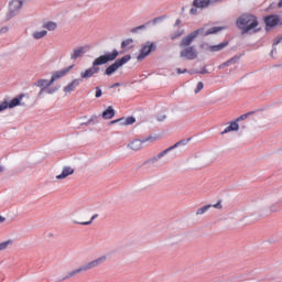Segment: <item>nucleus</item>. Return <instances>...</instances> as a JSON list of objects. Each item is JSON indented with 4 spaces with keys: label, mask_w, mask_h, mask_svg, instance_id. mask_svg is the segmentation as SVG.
Returning a JSON list of instances; mask_svg holds the SVG:
<instances>
[{
    "label": "nucleus",
    "mask_w": 282,
    "mask_h": 282,
    "mask_svg": "<svg viewBox=\"0 0 282 282\" xmlns=\"http://www.w3.org/2000/svg\"><path fill=\"white\" fill-rule=\"evenodd\" d=\"M112 87H120V83L113 84Z\"/></svg>",
    "instance_id": "nucleus-46"
},
{
    "label": "nucleus",
    "mask_w": 282,
    "mask_h": 282,
    "mask_svg": "<svg viewBox=\"0 0 282 282\" xmlns=\"http://www.w3.org/2000/svg\"><path fill=\"white\" fill-rule=\"evenodd\" d=\"M96 98H100V96H102V89H100V87H96Z\"/></svg>",
    "instance_id": "nucleus-40"
},
{
    "label": "nucleus",
    "mask_w": 282,
    "mask_h": 282,
    "mask_svg": "<svg viewBox=\"0 0 282 282\" xmlns=\"http://www.w3.org/2000/svg\"><path fill=\"white\" fill-rule=\"evenodd\" d=\"M186 144V140H182L176 142L174 145L165 149L164 151H162L161 153L158 154V160H160L161 158H164V155H166L167 153H171V151H173L174 149H177V147H185Z\"/></svg>",
    "instance_id": "nucleus-17"
},
{
    "label": "nucleus",
    "mask_w": 282,
    "mask_h": 282,
    "mask_svg": "<svg viewBox=\"0 0 282 282\" xmlns=\"http://www.w3.org/2000/svg\"><path fill=\"white\" fill-rule=\"evenodd\" d=\"M234 121L238 124V131L240 129H246V127H248V113L241 115Z\"/></svg>",
    "instance_id": "nucleus-19"
},
{
    "label": "nucleus",
    "mask_w": 282,
    "mask_h": 282,
    "mask_svg": "<svg viewBox=\"0 0 282 282\" xmlns=\"http://www.w3.org/2000/svg\"><path fill=\"white\" fill-rule=\"evenodd\" d=\"M224 28L221 26H214L209 28L208 25H204L203 28L189 33L185 37L182 39L180 46L181 47H191V43H193L196 36H209V34H217V32H221Z\"/></svg>",
    "instance_id": "nucleus-3"
},
{
    "label": "nucleus",
    "mask_w": 282,
    "mask_h": 282,
    "mask_svg": "<svg viewBox=\"0 0 282 282\" xmlns=\"http://www.w3.org/2000/svg\"><path fill=\"white\" fill-rule=\"evenodd\" d=\"M42 28H44V30H47L48 32H54V30L58 28V24L54 21H46L42 24Z\"/></svg>",
    "instance_id": "nucleus-24"
},
{
    "label": "nucleus",
    "mask_w": 282,
    "mask_h": 282,
    "mask_svg": "<svg viewBox=\"0 0 282 282\" xmlns=\"http://www.w3.org/2000/svg\"><path fill=\"white\" fill-rule=\"evenodd\" d=\"M224 28L221 26H214L209 28L208 25H204L203 28L189 33L185 37L182 39L180 46L181 47H191V43H193L196 36H209V34H217V32H221Z\"/></svg>",
    "instance_id": "nucleus-2"
},
{
    "label": "nucleus",
    "mask_w": 282,
    "mask_h": 282,
    "mask_svg": "<svg viewBox=\"0 0 282 282\" xmlns=\"http://www.w3.org/2000/svg\"><path fill=\"white\" fill-rule=\"evenodd\" d=\"M227 46H228V42H223L217 45H212L210 52H221V50H224V47H227Z\"/></svg>",
    "instance_id": "nucleus-29"
},
{
    "label": "nucleus",
    "mask_w": 282,
    "mask_h": 282,
    "mask_svg": "<svg viewBox=\"0 0 282 282\" xmlns=\"http://www.w3.org/2000/svg\"><path fill=\"white\" fill-rule=\"evenodd\" d=\"M236 25L241 34L248 33V14L243 13L236 20Z\"/></svg>",
    "instance_id": "nucleus-12"
},
{
    "label": "nucleus",
    "mask_w": 282,
    "mask_h": 282,
    "mask_svg": "<svg viewBox=\"0 0 282 282\" xmlns=\"http://www.w3.org/2000/svg\"><path fill=\"white\" fill-rule=\"evenodd\" d=\"M23 9V1L21 0H12L9 3V11L7 13V20L10 21V19H14L19 12Z\"/></svg>",
    "instance_id": "nucleus-6"
},
{
    "label": "nucleus",
    "mask_w": 282,
    "mask_h": 282,
    "mask_svg": "<svg viewBox=\"0 0 282 282\" xmlns=\"http://www.w3.org/2000/svg\"><path fill=\"white\" fill-rule=\"evenodd\" d=\"M281 41H282V36L274 39L273 48L271 50V56H274V54L276 52V45H279V43H281Z\"/></svg>",
    "instance_id": "nucleus-32"
},
{
    "label": "nucleus",
    "mask_w": 282,
    "mask_h": 282,
    "mask_svg": "<svg viewBox=\"0 0 282 282\" xmlns=\"http://www.w3.org/2000/svg\"><path fill=\"white\" fill-rule=\"evenodd\" d=\"M107 261V256H101L82 267L78 269H75L70 272H68L64 278L63 281H67V279H72V276H76V274H80V272H87L88 270H94V268H98V265H101V263H105Z\"/></svg>",
    "instance_id": "nucleus-4"
},
{
    "label": "nucleus",
    "mask_w": 282,
    "mask_h": 282,
    "mask_svg": "<svg viewBox=\"0 0 282 282\" xmlns=\"http://www.w3.org/2000/svg\"><path fill=\"white\" fill-rule=\"evenodd\" d=\"M8 246H12V240H7L4 242H0V252H2V250H7Z\"/></svg>",
    "instance_id": "nucleus-33"
},
{
    "label": "nucleus",
    "mask_w": 282,
    "mask_h": 282,
    "mask_svg": "<svg viewBox=\"0 0 282 282\" xmlns=\"http://www.w3.org/2000/svg\"><path fill=\"white\" fill-rule=\"evenodd\" d=\"M19 105H21V97H15L10 102L3 101L0 104V113L1 111H6V109H14V107H19Z\"/></svg>",
    "instance_id": "nucleus-14"
},
{
    "label": "nucleus",
    "mask_w": 282,
    "mask_h": 282,
    "mask_svg": "<svg viewBox=\"0 0 282 282\" xmlns=\"http://www.w3.org/2000/svg\"><path fill=\"white\" fill-rule=\"evenodd\" d=\"M116 122H120L121 124H134L135 118L128 117L127 119L113 120V121H111V124H116Z\"/></svg>",
    "instance_id": "nucleus-28"
},
{
    "label": "nucleus",
    "mask_w": 282,
    "mask_h": 282,
    "mask_svg": "<svg viewBox=\"0 0 282 282\" xmlns=\"http://www.w3.org/2000/svg\"><path fill=\"white\" fill-rule=\"evenodd\" d=\"M177 74H186V72H188L187 69H183L182 68H177L176 69Z\"/></svg>",
    "instance_id": "nucleus-43"
},
{
    "label": "nucleus",
    "mask_w": 282,
    "mask_h": 282,
    "mask_svg": "<svg viewBox=\"0 0 282 282\" xmlns=\"http://www.w3.org/2000/svg\"><path fill=\"white\" fill-rule=\"evenodd\" d=\"M45 36H47L46 30L34 31L32 33V39H34V41H41V39H45Z\"/></svg>",
    "instance_id": "nucleus-25"
},
{
    "label": "nucleus",
    "mask_w": 282,
    "mask_h": 282,
    "mask_svg": "<svg viewBox=\"0 0 282 282\" xmlns=\"http://www.w3.org/2000/svg\"><path fill=\"white\" fill-rule=\"evenodd\" d=\"M165 17H159V18H154L152 20V23L155 25L156 23H160L161 21H164Z\"/></svg>",
    "instance_id": "nucleus-39"
},
{
    "label": "nucleus",
    "mask_w": 282,
    "mask_h": 282,
    "mask_svg": "<svg viewBox=\"0 0 282 282\" xmlns=\"http://www.w3.org/2000/svg\"><path fill=\"white\" fill-rule=\"evenodd\" d=\"M72 69H74V65H70L66 68H63L61 70L53 73V75L51 77V83H56V80H58V78H63L64 76H67V74H69V72H72Z\"/></svg>",
    "instance_id": "nucleus-15"
},
{
    "label": "nucleus",
    "mask_w": 282,
    "mask_h": 282,
    "mask_svg": "<svg viewBox=\"0 0 282 282\" xmlns=\"http://www.w3.org/2000/svg\"><path fill=\"white\" fill-rule=\"evenodd\" d=\"M263 22L265 24L267 32H270L272 28H276L281 23V20L276 14H270L263 18Z\"/></svg>",
    "instance_id": "nucleus-10"
},
{
    "label": "nucleus",
    "mask_w": 282,
    "mask_h": 282,
    "mask_svg": "<svg viewBox=\"0 0 282 282\" xmlns=\"http://www.w3.org/2000/svg\"><path fill=\"white\" fill-rule=\"evenodd\" d=\"M89 50V45L86 46H77L73 48L70 52V61H78V58H83L85 53Z\"/></svg>",
    "instance_id": "nucleus-13"
},
{
    "label": "nucleus",
    "mask_w": 282,
    "mask_h": 282,
    "mask_svg": "<svg viewBox=\"0 0 282 282\" xmlns=\"http://www.w3.org/2000/svg\"><path fill=\"white\" fill-rule=\"evenodd\" d=\"M208 6H210V0H194L189 14L197 17V14H199V10H205Z\"/></svg>",
    "instance_id": "nucleus-7"
},
{
    "label": "nucleus",
    "mask_w": 282,
    "mask_h": 282,
    "mask_svg": "<svg viewBox=\"0 0 282 282\" xmlns=\"http://www.w3.org/2000/svg\"><path fill=\"white\" fill-rule=\"evenodd\" d=\"M182 23V20L177 19L175 22V25H180Z\"/></svg>",
    "instance_id": "nucleus-45"
},
{
    "label": "nucleus",
    "mask_w": 282,
    "mask_h": 282,
    "mask_svg": "<svg viewBox=\"0 0 282 282\" xmlns=\"http://www.w3.org/2000/svg\"><path fill=\"white\" fill-rule=\"evenodd\" d=\"M231 131H239V124L235 120L229 122V126L220 132V135H226V133H231Z\"/></svg>",
    "instance_id": "nucleus-21"
},
{
    "label": "nucleus",
    "mask_w": 282,
    "mask_h": 282,
    "mask_svg": "<svg viewBox=\"0 0 282 282\" xmlns=\"http://www.w3.org/2000/svg\"><path fill=\"white\" fill-rule=\"evenodd\" d=\"M261 28H259V20L257 17L249 14L248 15V34H254L256 32H260Z\"/></svg>",
    "instance_id": "nucleus-11"
},
{
    "label": "nucleus",
    "mask_w": 282,
    "mask_h": 282,
    "mask_svg": "<svg viewBox=\"0 0 282 282\" xmlns=\"http://www.w3.org/2000/svg\"><path fill=\"white\" fill-rule=\"evenodd\" d=\"M278 7L282 8V0L279 1Z\"/></svg>",
    "instance_id": "nucleus-47"
},
{
    "label": "nucleus",
    "mask_w": 282,
    "mask_h": 282,
    "mask_svg": "<svg viewBox=\"0 0 282 282\" xmlns=\"http://www.w3.org/2000/svg\"><path fill=\"white\" fill-rule=\"evenodd\" d=\"M212 208H216L217 210H221L224 206L221 205V200H218L217 204L212 205Z\"/></svg>",
    "instance_id": "nucleus-38"
},
{
    "label": "nucleus",
    "mask_w": 282,
    "mask_h": 282,
    "mask_svg": "<svg viewBox=\"0 0 282 282\" xmlns=\"http://www.w3.org/2000/svg\"><path fill=\"white\" fill-rule=\"evenodd\" d=\"M216 2H219V1H221V0H215Z\"/></svg>",
    "instance_id": "nucleus-53"
},
{
    "label": "nucleus",
    "mask_w": 282,
    "mask_h": 282,
    "mask_svg": "<svg viewBox=\"0 0 282 282\" xmlns=\"http://www.w3.org/2000/svg\"><path fill=\"white\" fill-rule=\"evenodd\" d=\"M119 54L120 53L115 50L112 53H107L105 55H100L99 57L95 58L93 62V66L80 73V78H84V79L93 78L95 74L100 73V67H98L99 65H107L109 61H116Z\"/></svg>",
    "instance_id": "nucleus-1"
},
{
    "label": "nucleus",
    "mask_w": 282,
    "mask_h": 282,
    "mask_svg": "<svg viewBox=\"0 0 282 282\" xmlns=\"http://www.w3.org/2000/svg\"><path fill=\"white\" fill-rule=\"evenodd\" d=\"M180 56L186 61H195L198 56L197 48H195V46H185L181 51Z\"/></svg>",
    "instance_id": "nucleus-9"
},
{
    "label": "nucleus",
    "mask_w": 282,
    "mask_h": 282,
    "mask_svg": "<svg viewBox=\"0 0 282 282\" xmlns=\"http://www.w3.org/2000/svg\"><path fill=\"white\" fill-rule=\"evenodd\" d=\"M159 122H164L166 120V115H162L158 117Z\"/></svg>",
    "instance_id": "nucleus-41"
},
{
    "label": "nucleus",
    "mask_w": 282,
    "mask_h": 282,
    "mask_svg": "<svg viewBox=\"0 0 282 282\" xmlns=\"http://www.w3.org/2000/svg\"><path fill=\"white\" fill-rule=\"evenodd\" d=\"M147 25H149V23L139 25V26L132 29L131 32H138L139 30H147Z\"/></svg>",
    "instance_id": "nucleus-37"
},
{
    "label": "nucleus",
    "mask_w": 282,
    "mask_h": 282,
    "mask_svg": "<svg viewBox=\"0 0 282 282\" xmlns=\"http://www.w3.org/2000/svg\"><path fill=\"white\" fill-rule=\"evenodd\" d=\"M130 61H131V55H126L120 59H117L113 64H111L106 68V72H105L106 76H111L112 74H116V72H118V69H120L122 65H127V63H129Z\"/></svg>",
    "instance_id": "nucleus-5"
},
{
    "label": "nucleus",
    "mask_w": 282,
    "mask_h": 282,
    "mask_svg": "<svg viewBox=\"0 0 282 282\" xmlns=\"http://www.w3.org/2000/svg\"><path fill=\"white\" fill-rule=\"evenodd\" d=\"M101 116L104 120H111V118L116 116V110H113L112 107H108V109L105 110Z\"/></svg>",
    "instance_id": "nucleus-26"
},
{
    "label": "nucleus",
    "mask_w": 282,
    "mask_h": 282,
    "mask_svg": "<svg viewBox=\"0 0 282 282\" xmlns=\"http://www.w3.org/2000/svg\"><path fill=\"white\" fill-rule=\"evenodd\" d=\"M239 58H241L239 55L231 57L227 62L220 64L219 69H224V67H230V65H236V63H239Z\"/></svg>",
    "instance_id": "nucleus-23"
},
{
    "label": "nucleus",
    "mask_w": 282,
    "mask_h": 282,
    "mask_svg": "<svg viewBox=\"0 0 282 282\" xmlns=\"http://www.w3.org/2000/svg\"><path fill=\"white\" fill-rule=\"evenodd\" d=\"M182 33H178L177 35L172 36V39H177V36H181Z\"/></svg>",
    "instance_id": "nucleus-49"
},
{
    "label": "nucleus",
    "mask_w": 282,
    "mask_h": 282,
    "mask_svg": "<svg viewBox=\"0 0 282 282\" xmlns=\"http://www.w3.org/2000/svg\"><path fill=\"white\" fill-rule=\"evenodd\" d=\"M252 113H254V112H248V116H252Z\"/></svg>",
    "instance_id": "nucleus-52"
},
{
    "label": "nucleus",
    "mask_w": 282,
    "mask_h": 282,
    "mask_svg": "<svg viewBox=\"0 0 282 282\" xmlns=\"http://www.w3.org/2000/svg\"><path fill=\"white\" fill-rule=\"evenodd\" d=\"M155 43L153 42H147L145 44L142 45L139 55L137 56L138 61H144L149 54L154 52L155 50Z\"/></svg>",
    "instance_id": "nucleus-8"
},
{
    "label": "nucleus",
    "mask_w": 282,
    "mask_h": 282,
    "mask_svg": "<svg viewBox=\"0 0 282 282\" xmlns=\"http://www.w3.org/2000/svg\"><path fill=\"white\" fill-rule=\"evenodd\" d=\"M3 221H6V217L0 216V224H3Z\"/></svg>",
    "instance_id": "nucleus-44"
},
{
    "label": "nucleus",
    "mask_w": 282,
    "mask_h": 282,
    "mask_svg": "<svg viewBox=\"0 0 282 282\" xmlns=\"http://www.w3.org/2000/svg\"><path fill=\"white\" fill-rule=\"evenodd\" d=\"M210 208H213V205H205L196 210V215H205Z\"/></svg>",
    "instance_id": "nucleus-31"
},
{
    "label": "nucleus",
    "mask_w": 282,
    "mask_h": 282,
    "mask_svg": "<svg viewBox=\"0 0 282 282\" xmlns=\"http://www.w3.org/2000/svg\"><path fill=\"white\" fill-rule=\"evenodd\" d=\"M69 175H74V169L65 166L63 167L62 173L56 176V180H65L69 177Z\"/></svg>",
    "instance_id": "nucleus-20"
},
{
    "label": "nucleus",
    "mask_w": 282,
    "mask_h": 282,
    "mask_svg": "<svg viewBox=\"0 0 282 282\" xmlns=\"http://www.w3.org/2000/svg\"><path fill=\"white\" fill-rule=\"evenodd\" d=\"M82 79H73L67 86L64 87L65 94H72V91H76V87H79Z\"/></svg>",
    "instance_id": "nucleus-18"
},
{
    "label": "nucleus",
    "mask_w": 282,
    "mask_h": 282,
    "mask_svg": "<svg viewBox=\"0 0 282 282\" xmlns=\"http://www.w3.org/2000/svg\"><path fill=\"white\" fill-rule=\"evenodd\" d=\"M200 74H208V72L204 69L203 72H200Z\"/></svg>",
    "instance_id": "nucleus-50"
},
{
    "label": "nucleus",
    "mask_w": 282,
    "mask_h": 282,
    "mask_svg": "<svg viewBox=\"0 0 282 282\" xmlns=\"http://www.w3.org/2000/svg\"><path fill=\"white\" fill-rule=\"evenodd\" d=\"M56 91H58V87H51V86H47V87H44V88H41L40 93L37 94V98H42L43 94H56Z\"/></svg>",
    "instance_id": "nucleus-22"
},
{
    "label": "nucleus",
    "mask_w": 282,
    "mask_h": 282,
    "mask_svg": "<svg viewBox=\"0 0 282 282\" xmlns=\"http://www.w3.org/2000/svg\"><path fill=\"white\" fill-rule=\"evenodd\" d=\"M0 32H8V28L1 29Z\"/></svg>",
    "instance_id": "nucleus-48"
},
{
    "label": "nucleus",
    "mask_w": 282,
    "mask_h": 282,
    "mask_svg": "<svg viewBox=\"0 0 282 282\" xmlns=\"http://www.w3.org/2000/svg\"><path fill=\"white\" fill-rule=\"evenodd\" d=\"M98 118L97 116H93L85 124H91Z\"/></svg>",
    "instance_id": "nucleus-42"
},
{
    "label": "nucleus",
    "mask_w": 282,
    "mask_h": 282,
    "mask_svg": "<svg viewBox=\"0 0 282 282\" xmlns=\"http://www.w3.org/2000/svg\"><path fill=\"white\" fill-rule=\"evenodd\" d=\"M202 89H204V83L199 82L194 91H195V94H199L202 91Z\"/></svg>",
    "instance_id": "nucleus-36"
},
{
    "label": "nucleus",
    "mask_w": 282,
    "mask_h": 282,
    "mask_svg": "<svg viewBox=\"0 0 282 282\" xmlns=\"http://www.w3.org/2000/svg\"><path fill=\"white\" fill-rule=\"evenodd\" d=\"M4 169L3 166H0V173H3Z\"/></svg>",
    "instance_id": "nucleus-51"
},
{
    "label": "nucleus",
    "mask_w": 282,
    "mask_h": 282,
    "mask_svg": "<svg viewBox=\"0 0 282 282\" xmlns=\"http://www.w3.org/2000/svg\"><path fill=\"white\" fill-rule=\"evenodd\" d=\"M149 140H153V138H147V139H143V140H140V139H135L133 141H131L128 147L129 149H131L132 151H140V149H142V145L145 143V142H149Z\"/></svg>",
    "instance_id": "nucleus-16"
},
{
    "label": "nucleus",
    "mask_w": 282,
    "mask_h": 282,
    "mask_svg": "<svg viewBox=\"0 0 282 282\" xmlns=\"http://www.w3.org/2000/svg\"><path fill=\"white\" fill-rule=\"evenodd\" d=\"M97 217H98V214H95V215L91 216L89 221H84V223H79V224L82 226H89L94 221V219H97Z\"/></svg>",
    "instance_id": "nucleus-34"
},
{
    "label": "nucleus",
    "mask_w": 282,
    "mask_h": 282,
    "mask_svg": "<svg viewBox=\"0 0 282 282\" xmlns=\"http://www.w3.org/2000/svg\"><path fill=\"white\" fill-rule=\"evenodd\" d=\"M52 85H54V83H52V79H39L35 83V87H41L42 89H44V87H52Z\"/></svg>",
    "instance_id": "nucleus-27"
},
{
    "label": "nucleus",
    "mask_w": 282,
    "mask_h": 282,
    "mask_svg": "<svg viewBox=\"0 0 282 282\" xmlns=\"http://www.w3.org/2000/svg\"><path fill=\"white\" fill-rule=\"evenodd\" d=\"M212 47H213V45H209L208 43H203L200 45V48L204 50L205 52H210Z\"/></svg>",
    "instance_id": "nucleus-35"
},
{
    "label": "nucleus",
    "mask_w": 282,
    "mask_h": 282,
    "mask_svg": "<svg viewBox=\"0 0 282 282\" xmlns=\"http://www.w3.org/2000/svg\"><path fill=\"white\" fill-rule=\"evenodd\" d=\"M121 47L122 50H131V47H133V40L132 39H128V40H124L122 43H121Z\"/></svg>",
    "instance_id": "nucleus-30"
}]
</instances>
